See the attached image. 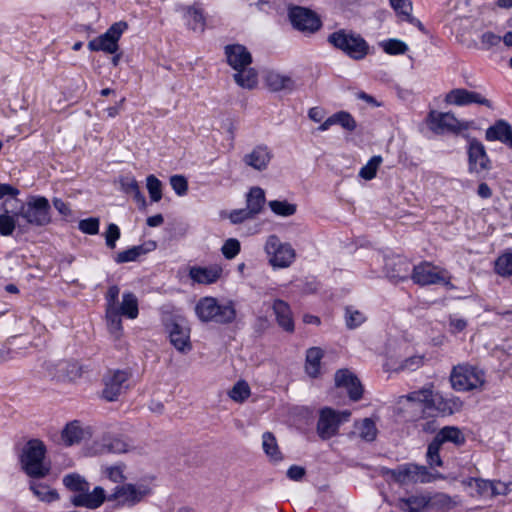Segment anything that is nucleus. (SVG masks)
<instances>
[{"instance_id":"obj_28","label":"nucleus","mask_w":512,"mask_h":512,"mask_svg":"<svg viewBox=\"0 0 512 512\" xmlns=\"http://www.w3.org/2000/svg\"><path fill=\"white\" fill-rule=\"evenodd\" d=\"M89 435L90 432L83 428L78 421H72L65 426L61 437L67 446H71L79 443Z\"/></svg>"},{"instance_id":"obj_43","label":"nucleus","mask_w":512,"mask_h":512,"mask_svg":"<svg viewBox=\"0 0 512 512\" xmlns=\"http://www.w3.org/2000/svg\"><path fill=\"white\" fill-rule=\"evenodd\" d=\"M432 390L429 388H423L418 391H413L404 398L411 403L416 405V409L420 410L421 413L426 414V404H428Z\"/></svg>"},{"instance_id":"obj_25","label":"nucleus","mask_w":512,"mask_h":512,"mask_svg":"<svg viewBox=\"0 0 512 512\" xmlns=\"http://www.w3.org/2000/svg\"><path fill=\"white\" fill-rule=\"evenodd\" d=\"M397 507L402 512H427L429 509V494L411 495L400 498Z\"/></svg>"},{"instance_id":"obj_16","label":"nucleus","mask_w":512,"mask_h":512,"mask_svg":"<svg viewBox=\"0 0 512 512\" xmlns=\"http://www.w3.org/2000/svg\"><path fill=\"white\" fill-rule=\"evenodd\" d=\"M445 102L456 106L479 104L489 109H493V103L484 97L481 93L469 91L464 88L452 89L449 93H447Z\"/></svg>"},{"instance_id":"obj_48","label":"nucleus","mask_w":512,"mask_h":512,"mask_svg":"<svg viewBox=\"0 0 512 512\" xmlns=\"http://www.w3.org/2000/svg\"><path fill=\"white\" fill-rule=\"evenodd\" d=\"M162 182L155 175H148L146 178V188L151 201L159 202L162 198Z\"/></svg>"},{"instance_id":"obj_39","label":"nucleus","mask_w":512,"mask_h":512,"mask_svg":"<svg viewBox=\"0 0 512 512\" xmlns=\"http://www.w3.org/2000/svg\"><path fill=\"white\" fill-rule=\"evenodd\" d=\"M30 490L33 494L41 501L44 502H53L59 498V495L56 490L51 489L48 485L39 483L36 481L30 482Z\"/></svg>"},{"instance_id":"obj_46","label":"nucleus","mask_w":512,"mask_h":512,"mask_svg":"<svg viewBox=\"0 0 512 512\" xmlns=\"http://www.w3.org/2000/svg\"><path fill=\"white\" fill-rule=\"evenodd\" d=\"M380 46L389 55H402L408 51V46L405 42L394 38L382 41Z\"/></svg>"},{"instance_id":"obj_33","label":"nucleus","mask_w":512,"mask_h":512,"mask_svg":"<svg viewBox=\"0 0 512 512\" xmlns=\"http://www.w3.org/2000/svg\"><path fill=\"white\" fill-rule=\"evenodd\" d=\"M434 438L438 440L440 444L451 442L457 446H461L465 443L464 434L459 428L455 426L443 427Z\"/></svg>"},{"instance_id":"obj_30","label":"nucleus","mask_w":512,"mask_h":512,"mask_svg":"<svg viewBox=\"0 0 512 512\" xmlns=\"http://www.w3.org/2000/svg\"><path fill=\"white\" fill-rule=\"evenodd\" d=\"M323 355V350L319 347H311L307 350L305 371L311 378H317L320 375Z\"/></svg>"},{"instance_id":"obj_38","label":"nucleus","mask_w":512,"mask_h":512,"mask_svg":"<svg viewBox=\"0 0 512 512\" xmlns=\"http://www.w3.org/2000/svg\"><path fill=\"white\" fill-rule=\"evenodd\" d=\"M415 423V427L419 429V431L431 434L436 432L439 427V423L436 420V416L431 412H427L426 414L421 413L419 417L413 419Z\"/></svg>"},{"instance_id":"obj_59","label":"nucleus","mask_w":512,"mask_h":512,"mask_svg":"<svg viewBox=\"0 0 512 512\" xmlns=\"http://www.w3.org/2000/svg\"><path fill=\"white\" fill-rule=\"evenodd\" d=\"M120 235L119 227L114 223L109 224L104 235L107 247L114 249L116 247V241L120 238Z\"/></svg>"},{"instance_id":"obj_13","label":"nucleus","mask_w":512,"mask_h":512,"mask_svg":"<svg viewBox=\"0 0 512 512\" xmlns=\"http://www.w3.org/2000/svg\"><path fill=\"white\" fill-rule=\"evenodd\" d=\"M468 139V166L470 172L480 173L491 169V160L485 146L478 139L466 136Z\"/></svg>"},{"instance_id":"obj_50","label":"nucleus","mask_w":512,"mask_h":512,"mask_svg":"<svg viewBox=\"0 0 512 512\" xmlns=\"http://www.w3.org/2000/svg\"><path fill=\"white\" fill-rule=\"evenodd\" d=\"M441 446H442V444H440V442L438 440H436L435 438L428 445L426 456H427V462L431 467H434V466L440 467L443 465V462H442L440 454H439Z\"/></svg>"},{"instance_id":"obj_35","label":"nucleus","mask_w":512,"mask_h":512,"mask_svg":"<svg viewBox=\"0 0 512 512\" xmlns=\"http://www.w3.org/2000/svg\"><path fill=\"white\" fill-rule=\"evenodd\" d=\"M236 84L245 89H253L258 84V73L254 68H242L233 75Z\"/></svg>"},{"instance_id":"obj_4","label":"nucleus","mask_w":512,"mask_h":512,"mask_svg":"<svg viewBox=\"0 0 512 512\" xmlns=\"http://www.w3.org/2000/svg\"><path fill=\"white\" fill-rule=\"evenodd\" d=\"M385 475L400 485L430 483L437 478H444L441 474L433 475L426 466L414 463H405L394 469H387Z\"/></svg>"},{"instance_id":"obj_24","label":"nucleus","mask_w":512,"mask_h":512,"mask_svg":"<svg viewBox=\"0 0 512 512\" xmlns=\"http://www.w3.org/2000/svg\"><path fill=\"white\" fill-rule=\"evenodd\" d=\"M487 141H500L512 150V126L503 119L495 121L485 132Z\"/></svg>"},{"instance_id":"obj_3","label":"nucleus","mask_w":512,"mask_h":512,"mask_svg":"<svg viewBox=\"0 0 512 512\" xmlns=\"http://www.w3.org/2000/svg\"><path fill=\"white\" fill-rule=\"evenodd\" d=\"M16 216L22 218L26 224L34 227H44L52 222L51 206L44 196H29Z\"/></svg>"},{"instance_id":"obj_55","label":"nucleus","mask_w":512,"mask_h":512,"mask_svg":"<svg viewBox=\"0 0 512 512\" xmlns=\"http://www.w3.org/2000/svg\"><path fill=\"white\" fill-rule=\"evenodd\" d=\"M272 309L276 316V320H292L291 309L288 303L281 299L273 302Z\"/></svg>"},{"instance_id":"obj_47","label":"nucleus","mask_w":512,"mask_h":512,"mask_svg":"<svg viewBox=\"0 0 512 512\" xmlns=\"http://www.w3.org/2000/svg\"><path fill=\"white\" fill-rule=\"evenodd\" d=\"M357 429L359 432V436L363 440L368 441V442L375 440L376 435H377V428H376L375 423L371 419H369V418L363 419L357 426Z\"/></svg>"},{"instance_id":"obj_44","label":"nucleus","mask_w":512,"mask_h":512,"mask_svg":"<svg viewBox=\"0 0 512 512\" xmlns=\"http://www.w3.org/2000/svg\"><path fill=\"white\" fill-rule=\"evenodd\" d=\"M64 486L70 491L76 492L77 494L83 493L90 489L89 483L84 477L77 473H71L63 478Z\"/></svg>"},{"instance_id":"obj_40","label":"nucleus","mask_w":512,"mask_h":512,"mask_svg":"<svg viewBox=\"0 0 512 512\" xmlns=\"http://www.w3.org/2000/svg\"><path fill=\"white\" fill-rule=\"evenodd\" d=\"M125 468L124 464L106 465L101 467V474L111 482L121 485L126 480Z\"/></svg>"},{"instance_id":"obj_41","label":"nucleus","mask_w":512,"mask_h":512,"mask_svg":"<svg viewBox=\"0 0 512 512\" xmlns=\"http://www.w3.org/2000/svg\"><path fill=\"white\" fill-rule=\"evenodd\" d=\"M465 486L475 487L478 496L483 498H492V481L482 478L469 477L462 481Z\"/></svg>"},{"instance_id":"obj_64","label":"nucleus","mask_w":512,"mask_h":512,"mask_svg":"<svg viewBox=\"0 0 512 512\" xmlns=\"http://www.w3.org/2000/svg\"><path fill=\"white\" fill-rule=\"evenodd\" d=\"M252 218H254V215H251L249 210H247L246 208L233 210L229 215V219L233 224H239L247 219Z\"/></svg>"},{"instance_id":"obj_56","label":"nucleus","mask_w":512,"mask_h":512,"mask_svg":"<svg viewBox=\"0 0 512 512\" xmlns=\"http://www.w3.org/2000/svg\"><path fill=\"white\" fill-rule=\"evenodd\" d=\"M100 221L98 218H87L79 222V230L88 235H96L99 232Z\"/></svg>"},{"instance_id":"obj_12","label":"nucleus","mask_w":512,"mask_h":512,"mask_svg":"<svg viewBox=\"0 0 512 512\" xmlns=\"http://www.w3.org/2000/svg\"><path fill=\"white\" fill-rule=\"evenodd\" d=\"M415 284H450V278L445 276L444 271H437V268L429 262H422L413 267L410 277Z\"/></svg>"},{"instance_id":"obj_62","label":"nucleus","mask_w":512,"mask_h":512,"mask_svg":"<svg viewBox=\"0 0 512 512\" xmlns=\"http://www.w3.org/2000/svg\"><path fill=\"white\" fill-rule=\"evenodd\" d=\"M170 185L178 195L186 194L188 190V182L186 178L180 175H174L170 178Z\"/></svg>"},{"instance_id":"obj_11","label":"nucleus","mask_w":512,"mask_h":512,"mask_svg":"<svg viewBox=\"0 0 512 512\" xmlns=\"http://www.w3.org/2000/svg\"><path fill=\"white\" fill-rule=\"evenodd\" d=\"M288 17L292 26L305 34H313L322 27L320 17L314 11L305 7L294 6L290 8Z\"/></svg>"},{"instance_id":"obj_53","label":"nucleus","mask_w":512,"mask_h":512,"mask_svg":"<svg viewBox=\"0 0 512 512\" xmlns=\"http://www.w3.org/2000/svg\"><path fill=\"white\" fill-rule=\"evenodd\" d=\"M382 162L381 156H373L368 163L363 166L359 172L360 177L365 180H371L376 176L377 169Z\"/></svg>"},{"instance_id":"obj_26","label":"nucleus","mask_w":512,"mask_h":512,"mask_svg":"<svg viewBox=\"0 0 512 512\" xmlns=\"http://www.w3.org/2000/svg\"><path fill=\"white\" fill-rule=\"evenodd\" d=\"M169 337L172 345L179 351L190 348V329L182 326L179 322H172L169 330Z\"/></svg>"},{"instance_id":"obj_19","label":"nucleus","mask_w":512,"mask_h":512,"mask_svg":"<svg viewBox=\"0 0 512 512\" xmlns=\"http://www.w3.org/2000/svg\"><path fill=\"white\" fill-rule=\"evenodd\" d=\"M460 407L461 402L458 398H444L442 395L432 392L429 402L426 404V413L429 411L436 417L446 416L458 411Z\"/></svg>"},{"instance_id":"obj_63","label":"nucleus","mask_w":512,"mask_h":512,"mask_svg":"<svg viewBox=\"0 0 512 512\" xmlns=\"http://www.w3.org/2000/svg\"><path fill=\"white\" fill-rule=\"evenodd\" d=\"M482 49L489 50L490 48L497 46L501 42V37L493 32H485L480 38Z\"/></svg>"},{"instance_id":"obj_36","label":"nucleus","mask_w":512,"mask_h":512,"mask_svg":"<svg viewBox=\"0 0 512 512\" xmlns=\"http://www.w3.org/2000/svg\"><path fill=\"white\" fill-rule=\"evenodd\" d=\"M456 501L445 493L429 495V509L440 512H448L456 506Z\"/></svg>"},{"instance_id":"obj_49","label":"nucleus","mask_w":512,"mask_h":512,"mask_svg":"<svg viewBox=\"0 0 512 512\" xmlns=\"http://www.w3.org/2000/svg\"><path fill=\"white\" fill-rule=\"evenodd\" d=\"M269 207L273 213L283 217L292 216L296 212V205L287 201L273 200L269 202Z\"/></svg>"},{"instance_id":"obj_29","label":"nucleus","mask_w":512,"mask_h":512,"mask_svg":"<svg viewBox=\"0 0 512 512\" xmlns=\"http://www.w3.org/2000/svg\"><path fill=\"white\" fill-rule=\"evenodd\" d=\"M222 273V267L216 264L207 267H194V282L206 285L213 284L220 279Z\"/></svg>"},{"instance_id":"obj_21","label":"nucleus","mask_w":512,"mask_h":512,"mask_svg":"<svg viewBox=\"0 0 512 512\" xmlns=\"http://www.w3.org/2000/svg\"><path fill=\"white\" fill-rule=\"evenodd\" d=\"M273 158L271 149L264 144L255 146L250 153L243 156L242 161L245 165L257 170L264 171L268 168Z\"/></svg>"},{"instance_id":"obj_1","label":"nucleus","mask_w":512,"mask_h":512,"mask_svg":"<svg viewBox=\"0 0 512 512\" xmlns=\"http://www.w3.org/2000/svg\"><path fill=\"white\" fill-rule=\"evenodd\" d=\"M46 446L38 439L29 440L23 447L20 463L23 471L31 478L48 475L50 466L45 462Z\"/></svg>"},{"instance_id":"obj_37","label":"nucleus","mask_w":512,"mask_h":512,"mask_svg":"<svg viewBox=\"0 0 512 512\" xmlns=\"http://www.w3.org/2000/svg\"><path fill=\"white\" fill-rule=\"evenodd\" d=\"M155 245L152 243L150 248H146L144 245L133 246L127 250L121 251L116 254L114 260L118 264L133 262L138 260L142 255H145L150 250L154 249Z\"/></svg>"},{"instance_id":"obj_17","label":"nucleus","mask_w":512,"mask_h":512,"mask_svg":"<svg viewBox=\"0 0 512 512\" xmlns=\"http://www.w3.org/2000/svg\"><path fill=\"white\" fill-rule=\"evenodd\" d=\"M337 387L346 389L352 401H358L363 395V386L358 377L349 369H340L335 373Z\"/></svg>"},{"instance_id":"obj_2","label":"nucleus","mask_w":512,"mask_h":512,"mask_svg":"<svg viewBox=\"0 0 512 512\" xmlns=\"http://www.w3.org/2000/svg\"><path fill=\"white\" fill-rule=\"evenodd\" d=\"M328 43L342 51L349 58L359 61L369 54V44L358 33L339 29L328 36Z\"/></svg>"},{"instance_id":"obj_5","label":"nucleus","mask_w":512,"mask_h":512,"mask_svg":"<svg viewBox=\"0 0 512 512\" xmlns=\"http://www.w3.org/2000/svg\"><path fill=\"white\" fill-rule=\"evenodd\" d=\"M150 494V487L144 483H124L113 489L108 495V501L116 502L117 508H132Z\"/></svg>"},{"instance_id":"obj_14","label":"nucleus","mask_w":512,"mask_h":512,"mask_svg":"<svg viewBox=\"0 0 512 512\" xmlns=\"http://www.w3.org/2000/svg\"><path fill=\"white\" fill-rule=\"evenodd\" d=\"M130 372L127 370H114L104 379L103 397L108 401H115L128 388Z\"/></svg>"},{"instance_id":"obj_34","label":"nucleus","mask_w":512,"mask_h":512,"mask_svg":"<svg viewBox=\"0 0 512 512\" xmlns=\"http://www.w3.org/2000/svg\"><path fill=\"white\" fill-rule=\"evenodd\" d=\"M103 447L111 453H127L134 448L133 443L122 436L104 437Z\"/></svg>"},{"instance_id":"obj_9","label":"nucleus","mask_w":512,"mask_h":512,"mask_svg":"<svg viewBox=\"0 0 512 512\" xmlns=\"http://www.w3.org/2000/svg\"><path fill=\"white\" fill-rule=\"evenodd\" d=\"M351 413L349 411L337 412L325 407L320 410L317 422V434L323 440H328L338 433L341 423L347 421Z\"/></svg>"},{"instance_id":"obj_54","label":"nucleus","mask_w":512,"mask_h":512,"mask_svg":"<svg viewBox=\"0 0 512 512\" xmlns=\"http://www.w3.org/2000/svg\"><path fill=\"white\" fill-rule=\"evenodd\" d=\"M241 251L240 241L236 238L227 239L222 245L221 252L227 260L234 259Z\"/></svg>"},{"instance_id":"obj_52","label":"nucleus","mask_w":512,"mask_h":512,"mask_svg":"<svg viewBox=\"0 0 512 512\" xmlns=\"http://www.w3.org/2000/svg\"><path fill=\"white\" fill-rule=\"evenodd\" d=\"M229 396L236 402H243L250 396V387L245 381H238L229 391Z\"/></svg>"},{"instance_id":"obj_18","label":"nucleus","mask_w":512,"mask_h":512,"mask_svg":"<svg viewBox=\"0 0 512 512\" xmlns=\"http://www.w3.org/2000/svg\"><path fill=\"white\" fill-rule=\"evenodd\" d=\"M384 270L387 277L396 282L407 280L412 271L410 261L400 255L387 257Z\"/></svg>"},{"instance_id":"obj_15","label":"nucleus","mask_w":512,"mask_h":512,"mask_svg":"<svg viewBox=\"0 0 512 512\" xmlns=\"http://www.w3.org/2000/svg\"><path fill=\"white\" fill-rule=\"evenodd\" d=\"M428 122L430 128L436 133H441L445 130L459 133L469 128L468 122H460L451 112L436 113L432 111L429 113Z\"/></svg>"},{"instance_id":"obj_57","label":"nucleus","mask_w":512,"mask_h":512,"mask_svg":"<svg viewBox=\"0 0 512 512\" xmlns=\"http://www.w3.org/2000/svg\"><path fill=\"white\" fill-rule=\"evenodd\" d=\"M392 8L411 21L412 4L409 0H389Z\"/></svg>"},{"instance_id":"obj_60","label":"nucleus","mask_w":512,"mask_h":512,"mask_svg":"<svg viewBox=\"0 0 512 512\" xmlns=\"http://www.w3.org/2000/svg\"><path fill=\"white\" fill-rule=\"evenodd\" d=\"M424 363V356L414 355L405 359L399 366V370L402 371H415L420 368Z\"/></svg>"},{"instance_id":"obj_7","label":"nucleus","mask_w":512,"mask_h":512,"mask_svg":"<svg viewBox=\"0 0 512 512\" xmlns=\"http://www.w3.org/2000/svg\"><path fill=\"white\" fill-rule=\"evenodd\" d=\"M264 249L269 264L274 268H287L296 257L293 247L288 243L281 242L276 235H270L267 238Z\"/></svg>"},{"instance_id":"obj_20","label":"nucleus","mask_w":512,"mask_h":512,"mask_svg":"<svg viewBox=\"0 0 512 512\" xmlns=\"http://www.w3.org/2000/svg\"><path fill=\"white\" fill-rule=\"evenodd\" d=\"M224 54L228 65L235 71L246 68L252 63L251 53L241 44L226 45Z\"/></svg>"},{"instance_id":"obj_23","label":"nucleus","mask_w":512,"mask_h":512,"mask_svg":"<svg viewBox=\"0 0 512 512\" xmlns=\"http://www.w3.org/2000/svg\"><path fill=\"white\" fill-rule=\"evenodd\" d=\"M47 370L58 381H73L81 375V368L78 363L70 361H59L56 364L48 363Z\"/></svg>"},{"instance_id":"obj_22","label":"nucleus","mask_w":512,"mask_h":512,"mask_svg":"<svg viewBox=\"0 0 512 512\" xmlns=\"http://www.w3.org/2000/svg\"><path fill=\"white\" fill-rule=\"evenodd\" d=\"M106 500L108 501V496L105 490L100 486H96L92 491L86 490L83 493L75 494L71 498V502L74 506L88 509H97Z\"/></svg>"},{"instance_id":"obj_31","label":"nucleus","mask_w":512,"mask_h":512,"mask_svg":"<svg viewBox=\"0 0 512 512\" xmlns=\"http://www.w3.org/2000/svg\"><path fill=\"white\" fill-rule=\"evenodd\" d=\"M265 81L268 88L273 92H278L281 90L291 91L295 87V82L290 76L282 75L277 72H269Z\"/></svg>"},{"instance_id":"obj_8","label":"nucleus","mask_w":512,"mask_h":512,"mask_svg":"<svg viewBox=\"0 0 512 512\" xmlns=\"http://www.w3.org/2000/svg\"><path fill=\"white\" fill-rule=\"evenodd\" d=\"M126 28L127 25L124 22L114 23L104 34L90 40L88 49L93 52L115 54L119 49L118 42Z\"/></svg>"},{"instance_id":"obj_10","label":"nucleus","mask_w":512,"mask_h":512,"mask_svg":"<svg viewBox=\"0 0 512 512\" xmlns=\"http://www.w3.org/2000/svg\"><path fill=\"white\" fill-rule=\"evenodd\" d=\"M195 311L200 320H234L236 313L231 302L219 305L212 297L203 298L198 302Z\"/></svg>"},{"instance_id":"obj_6","label":"nucleus","mask_w":512,"mask_h":512,"mask_svg":"<svg viewBox=\"0 0 512 512\" xmlns=\"http://www.w3.org/2000/svg\"><path fill=\"white\" fill-rule=\"evenodd\" d=\"M485 381V372L469 364L455 366L450 375L451 385L457 391L481 389Z\"/></svg>"},{"instance_id":"obj_27","label":"nucleus","mask_w":512,"mask_h":512,"mask_svg":"<svg viewBox=\"0 0 512 512\" xmlns=\"http://www.w3.org/2000/svg\"><path fill=\"white\" fill-rule=\"evenodd\" d=\"M138 312L137 297L131 292H126L122 295V301L117 305V310L111 312L110 315L135 319L138 316Z\"/></svg>"},{"instance_id":"obj_58","label":"nucleus","mask_w":512,"mask_h":512,"mask_svg":"<svg viewBox=\"0 0 512 512\" xmlns=\"http://www.w3.org/2000/svg\"><path fill=\"white\" fill-rule=\"evenodd\" d=\"M120 289L118 286L113 285L108 288L106 293L107 313L111 314L114 310H117L118 297Z\"/></svg>"},{"instance_id":"obj_45","label":"nucleus","mask_w":512,"mask_h":512,"mask_svg":"<svg viewBox=\"0 0 512 512\" xmlns=\"http://www.w3.org/2000/svg\"><path fill=\"white\" fill-rule=\"evenodd\" d=\"M3 213L0 214V234L2 236H10L16 228V220L20 218L14 215H10L5 203L2 205Z\"/></svg>"},{"instance_id":"obj_42","label":"nucleus","mask_w":512,"mask_h":512,"mask_svg":"<svg viewBox=\"0 0 512 512\" xmlns=\"http://www.w3.org/2000/svg\"><path fill=\"white\" fill-rule=\"evenodd\" d=\"M262 446L266 455L274 462L282 460L281 452L275 436L271 432H265L262 436Z\"/></svg>"},{"instance_id":"obj_51","label":"nucleus","mask_w":512,"mask_h":512,"mask_svg":"<svg viewBox=\"0 0 512 512\" xmlns=\"http://www.w3.org/2000/svg\"><path fill=\"white\" fill-rule=\"evenodd\" d=\"M335 125H340L348 131H354L357 127L354 117L346 111H339L333 114Z\"/></svg>"},{"instance_id":"obj_61","label":"nucleus","mask_w":512,"mask_h":512,"mask_svg":"<svg viewBox=\"0 0 512 512\" xmlns=\"http://www.w3.org/2000/svg\"><path fill=\"white\" fill-rule=\"evenodd\" d=\"M119 183L121 190L126 194H131L139 187V183L133 175H124L120 177Z\"/></svg>"},{"instance_id":"obj_32","label":"nucleus","mask_w":512,"mask_h":512,"mask_svg":"<svg viewBox=\"0 0 512 512\" xmlns=\"http://www.w3.org/2000/svg\"><path fill=\"white\" fill-rule=\"evenodd\" d=\"M265 192L260 187H252L247 194L246 209L249 210L254 217L259 214L265 204Z\"/></svg>"}]
</instances>
